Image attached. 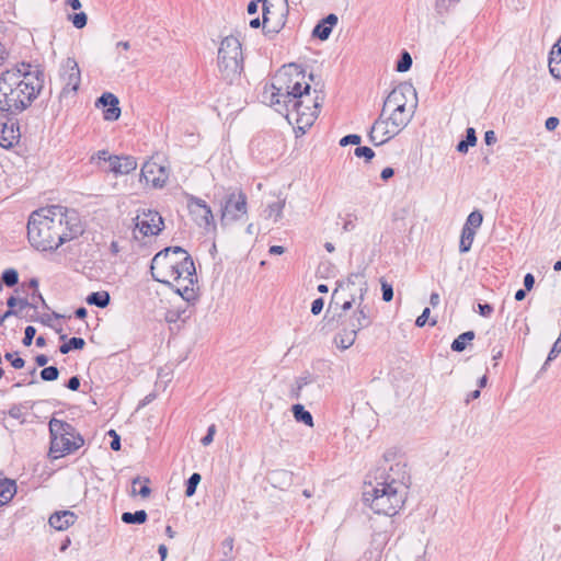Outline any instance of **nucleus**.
Wrapping results in <instances>:
<instances>
[{
  "instance_id": "f257e3e1",
  "label": "nucleus",
  "mask_w": 561,
  "mask_h": 561,
  "mask_svg": "<svg viewBox=\"0 0 561 561\" xmlns=\"http://www.w3.org/2000/svg\"><path fill=\"white\" fill-rule=\"evenodd\" d=\"M83 232L79 213L60 205L33 211L27 222V238L37 250H56Z\"/></svg>"
},
{
  "instance_id": "f03ea898",
  "label": "nucleus",
  "mask_w": 561,
  "mask_h": 561,
  "mask_svg": "<svg viewBox=\"0 0 561 561\" xmlns=\"http://www.w3.org/2000/svg\"><path fill=\"white\" fill-rule=\"evenodd\" d=\"M30 68L31 65L22 62L0 76V111L8 121L25 111L43 89L44 73Z\"/></svg>"
},
{
  "instance_id": "7ed1b4c3",
  "label": "nucleus",
  "mask_w": 561,
  "mask_h": 561,
  "mask_svg": "<svg viewBox=\"0 0 561 561\" xmlns=\"http://www.w3.org/2000/svg\"><path fill=\"white\" fill-rule=\"evenodd\" d=\"M289 68H294L296 71L297 80L293 81L290 79L285 81L283 75H279L277 77L278 85L275 83L271 84L270 102L272 105H280L283 103L286 118L290 121L295 116L298 129L305 133L306 128L310 127L318 117L323 103V96L316 95L312 112H302V103H306L304 96H309L310 84L307 82L302 84L301 80L305 78V73L297 65L291 64Z\"/></svg>"
},
{
  "instance_id": "20e7f679",
  "label": "nucleus",
  "mask_w": 561,
  "mask_h": 561,
  "mask_svg": "<svg viewBox=\"0 0 561 561\" xmlns=\"http://www.w3.org/2000/svg\"><path fill=\"white\" fill-rule=\"evenodd\" d=\"M407 494L378 482L369 480L365 482L363 500L376 514L394 516L403 506Z\"/></svg>"
},
{
  "instance_id": "39448f33",
  "label": "nucleus",
  "mask_w": 561,
  "mask_h": 561,
  "mask_svg": "<svg viewBox=\"0 0 561 561\" xmlns=\"http://www.w3.org/2000/svg\"><path fill=\"white\" fill-rule=\"evenodd\" d=\"M48 425L50 433L49 456L53 459L61 458L83 446V437L70 423L53 417Z\"/></svg>"
},
{
  "instance_id": "423d86ee",
  "label": "nucleus",
  "mask_w": 561,
  "mask_h": 561,
  "mask_svg": "<svg viewBox=\"0 0 561 561\" xmlns=\"http://www.w3.org/2000/svg\"><path fill=\"white\" fill-rule=\"evenodd\" d=\"M218 69L221 78L232 83L243 71V54L240 41L234 36H226L218 49Z\"/></svg>"
},
{
  "instance_id": "0eeeda50",
  "label": "nucleus",
  "mask_w": 561,
  "mask_h": 561,
  "mask_svg": "<svg viewBox=\"0 0 561 561\" xmlns=\"http://www.w3.org/2000/svg\"><path fill=\"white\" fill-rule=\"evenodd\" d=\"M394 455L391 453H386L385 465L378 467L374 472V480L382 485L386 483L391 486L398 489L405 494H408V489L410 485V474L407 470V463L402 461H397L394 463L389 465L390 458Z\"/></svg>"
},
{
  "instance_id": "6e6552de",
  "label": "nucleus",
  "mask_w": 561,
  "mask_h": 561,
  "mask_svg": "<svg viewBox=\"0 0 561 561\" xmlns=\"http://www.w3.org/2000/svg\"><path fill=\"white\" fill-rule=\"evenodd\" d=\"M262 11V25L265 33L277 34L287 23L288 0H264Z\"/></svg>"
},
{
  "instance_id": "1a4fd4ad",
  "label": "nucleus",
  "mask_w": 561,
  "mask_h": 561,
  "mask_svg": "<svg viewBox=\"0 0 561 561\" xmlns=\"http://www.w3.org/2000/svg\"><path fill=\"white\" fill-rule=\"evenodd\" d=\"M179 254H185V250L181 247H170L158 252L151 260L152 280H167L165 277L173 273Z\"/></svg>"
},
{
  "instance_id": "9d476101",
  "label": "nucleus",
  "mask_w": 561,
  "mask_h": 561,
  "mask_svg": "<svg viewBox=\"0 0 561 561\" xmlns=\"http://www.w3.org/2000/svg\"><path fill=\"white\" fill-rule=\"evenodd\" d=\"M60 78L62 90L60 98H66L69 93L76 94L81 82V72L78 62L73 58H67L61 66Z\"/></svg>"
},
{
  "instance_id": "9b49d317",
  "label": "nucleus",
  "mask_w": 561,
  "mask_h": 561,
  "mask_svg": "<svg viewBox=\"0 0 561 561\" xmlns=\"http://www.w3.org/2000/svg\"><path fill=\"white\" fill-rule=\"evenodd\" d=\"M247 214V196L244 193L227 195L221 205V221L238 220Z\"/></svg>"
},
{
  "instance_id": "f8f14e48",
  "label": "nucleus",
  "mask_w": 561,
  "mask_h": 561,
  "mask_svg": "<svg viewBox=\"0 0 561 561\" xmlns=\"http://www.w3.org/2000/svg\"><path fill=\"white\" fill-rule=\"evenodd\" d=\"M163 226V218L156 210L144 209L136 217V228L144 236H157Z\"/></svg>"
},
{
  "instance_id": "ddd939ff",
  "label": "nucleus",
  "mask_w": 561,
  "mask_h": 561,
  "mask_svg": "<svg viewBox=\"0 0 561 561\" xmlns=\"http://www.w3.org/2000/svg\"><path fill=\"white\" fill-rule=\"evenodd\" d=\"M169 174L165 168L154 161H147L144 163L140 172V179L145 180L147 184H151L156 188H161L165 185Z\"/></svg>"
},
{
  "instance_id": "4468645a",
  "label": "nucleus",
  "mask_w": 561,
  "mask_h": 561,
  "mask_svg": "<svg viewBox=\"0 0 561 561\" xmlns=\"http://www.w3.org/2000/svg\"><path fill=\"white\" fill-rule=\"evenodd\" d=\"M411 93L416 95L415 89L411 84H400L398 88H394L386 98L382 106V114L386 113L388 107H392V111L405 108V94Z\"/></svg>"
},
{
  "instance_id": "2eb2a0df",
  "label": "nucleus",
  "mask_w": 561,
  "mask_h": 561,
  "mask_svg": "<svg viewBox=\"0 0 561 561\" xmlns=\"http://www.w3.org/2000/svg\"><path fill=\"white\" fill-rule=\"evenodd\" d=\"M173 273L169 274L174 280H193L192 276L196 273L194 261L185 251V254H179L175 259Z\"/></svg>"
},
{
  "instance_id": "dca6fc26",
  "label": "nucleus",
  "mask_w": 561,
  "mask_h": 561,
  "mask_svg": "<svg viewBox=\"0 0 561 561\" xmlns=\"http://www.w3.org/2000/svg\"><path fill=\"white\" fill-rule=\"evenodd\" d=\"M412 112L397 110L392 111L390 116L387 118L390 128H386L382 131V136H387V139H391L397 136L411 121Z\"/></svg>"
},
{
  "instance_id": "f3484780",
  "label": "nucleus",
  "mask_w": 561,
  "mask_h": 561,
  "mask_svg": "<svg viewBox=\"0 0 561 561\" xmlns=\"http://www.w3.org/2000/svg\"><path fill=\"white\" fill-rule=\"evenodd\" d=\"M119 101L116 95L111 92H104L96 101L95 105L103 107L105 121H117L121 116Z\"/></svg>"
},
{
  "instance_id": "a211bd4d",
  "label": "nucleus",
  "mask_w": 561,
  "mask_h": 561,
  "mask_svg": "<svg viewBox=\"0 0 561 561\" xmlns=\"http://www.w3.org/2000/svg\"><path fill=\"white\" fill-rule=\"evenodd\" d=\"M110 171L116 175L128 174L137 168V161L131 156H111L108 157Z\"/></svg>"
},
{
  "instance_id": "6ab92c4d",
  "label": "nucleus",
  "mask_w": 561,
  "mask_h": 561,
  "mask_svg": "<svg viewBox=\"0 0 561 561\" xmlns=\"http://www.w3.org/2000/svg\"><path fill=\"white\" fill-rule=\"evenodd\" d=\"M20 136V128L15 123L11 122L9 124L5 122L0 124V146L2 148L13 147L19 142Z\"/></svg>"
},
{
  "instance_id": "aec40b11",
  "label": "nucleus",
  "mask_w": 561,
  "mask_h": 561,
  "mask_svg": "<svg viewBox=\"0 0 561 561\" xmlns=\"http://www.w3.org/2000/svg\"><path fill=\"white\" fill-rule=\"evenodd\" d=\"M77 520V515L69 510L55 512L50 515L48 523L56 530H66Z\"/></svg>"
},
{
  "instance_id": "412c9836",
  "label": "nucleus",
  "mask_w": 561,
  "mask_h": 561,
  "mask_svg": "<svg viewBox=\"0 0 561 561\" xmlns=\"http://www.w3.org/2000/svg\"><path fill=\"white\" fill-rule=\"evenodd\" d=\"M337 16L334 13L328 14L325 18L320 20L312 30V36L321 41H325L330 37L332 28L337 24Z\"/></svg>"
},
{
  "instance_id": "4be33fe9",
  "label": "nucleus",
  "mask_w": 561,
  "mask_h": 561,
  "mask_svg": "<svg viewBox=\"0 0 561 561\" xmlns=\"http://www.w3.org/2000/svg\"><path fill=\"white\" fill-rule=\"evenodd\" d=\"M383 115L385 114L381 113L380 116L375 121V123L373 124V126L369 130V134H368L369 140L375 146L382 145L389 140V139H387V136H382V131L386 128H390V124H389L388 119L383 118Z\"/></svg>"
},
{
  "instance_id": "5701e85b",
  "label": "nucleus",
  "mask_w": 561,
  "mask_h": 561,
  "mask_svg": "<svg viewBox=\"0 0 561 561\" xmlns=\"http://www.w3.org/2000/svg\"><path fill=\"white\" fill-rule=\"evenodd\" d=\"M371 323L370 319V310L367 306L358 307V310L354 313L353 318L350 321V327H353L355 330L359 331L364 328L369 327Z\"/></svg>"
},
{
  "instance_id": "b1692460",
  "label": "nucleus",
  "mask_w": 561,
  "mask_h": 561,
  "mask_svg": "<svg viewBox=\"0 0 561 561\" xmlns=\"http://www.w3.org/2000/svg\"><path fill=\"white\" fill-rule=\"evenodd\" d=\"M170 285V287L182 297L188 304H194L198 298V287H194L196 283H190V285L184 286H175L173 283H165Z\"/></svg>"
},
{
  "instance_id": "393cba45",
  "label": "nucleus",
  "mask_w": 561,
  "mask_h": 561,
  "mask_svg": "<svg viewBox=\"0 0 561 561\" xmlns=\"http://www.w3.org/2000/svg\"><path fill=\"white\" fill-rule=\"evenodd\" d=\"M194 220L199 227L208 228L214 225V216L209 206H203L202 208H190Z\"/></svg>"
},
{
  "instance_id": "a878e982",
  "label": "nucleus",
  "mask_w": 561,
  "mask_h": 561,
  "mask_svg": "<svg viewBox=\"0 0 561 561\" xmlns=\"http://www.w3.org/2000/svg\"><path fill=\"white\" fill-rule=\"evenodd\" d=\"M357 332L358 331L353 327H350V329H343L334 339L336 346L341 350H347L351 347L356 340Z\"/></svg>"
},
{
  "instance_id": "bb28decb",
  "label": "nucleus",
  "mask_w": 561,
  "mask_h": 561,
  "mask_svg": "<svg viewBox=\"0 0 561 561\" xmlns=\"http://www.w3.org/2000/svg\"><path fill=\"white\" fill-rule=\"evenodd\" d=\"M85 302L103 309L110 305L111 296L106 290L93 291L85 297Z\"/></svg>"
},
{
  "instance_id": "cd10ccee",
  "label": "nucleus",
  "mask_w": 561,
  "mask_h": 561,
  "mask_svg": "<svg viewBox=\"0 0 561 561\" xmlns=\"http://www.w3.org/2000/svg\"><path fill=\"white\" fill-rule=\"evenodd\" d=\"M291 412L295 420L299 423H304L309 427H313V416L312 414L305 409V407L300 403L294 404L291 407Z\"/></svg>"
},
{
  "instance_id": "c85d7f7f",
  "label": "nucleus",
  "mask_w": 561,
  "mask_h": 561,
  "mask_svg": "<svg viewBox=\"0 0 561 561\" xmlns=\"http://www.w3.org/2000/svg\"><path fill=\"white\" fill-rule=\"evenodd\" d=\"M476 333L473 331H466L459 334L451 343L450 348L454 352L460 353L466 350L468 343L473 341Z\"/></svg>"
},
{
  "instance_id": "c756f323",
  "label": "nucleus",
  "mask_w": 561,
  "mask_h": 561,
  "mask_svg": "<svg viewBox=\"0 0 561 561\" xmlns=\"http://www.w3.org/2000/svg\"><path fill=\"white\" fill-rule=\"evenodd\" d=\"M16 493V484L13 480H0V497L8 504Z\"/></svg>"
},
{
  "instance_id": "7c9ffc66",
  "label": "nucleus",
  "mask_w": 561,
  "mask_h": 561,
  "mask_svg": "<svg viewBox=\"0 0 561 561\" xmlns=\"http://www.w3.org/2000/svg\"><path fill=\"white\" fill-rule=\"evenodd\" d=\"M476 231L469 227H462L460 242H459V251L461 253H466L471 249L472 242L474 240Z\"/></svg>"
},
{
  "instance_id": "2f4dec72",
  "label": "nucleus",
  "mask_w": 561,
  "mask_h": 561,
  "mask_svg": "<svg viewBox=\"0 0 561 561\" xmlns=\"http://www.w3.org/2000/svg\"><path fill=\"white\" fill-rule=\"evenodd\" d=\"M122 522L125 524H136L141 525L147 522L148 515L145 510H139L134 513L131 512H124L122 514Z\"/></svg>"
},
{
  "instance_id": "473e14b6",
  "label": "nucleus",
  "mask_w": 561,
  "mask_h": 561,
  "mask_svg": "<svg viewBox=\"0 0 561 561\" xmlns=\"http://www.w3.org/2000/svg\"><path fill=\"white\" fill-rule=\"evenodd\" d=\"M85 346V341L82 337H70L67 342L59 346L61 354H68L71 351L82 350Z\"/></svg>"
},
{
  "instance_id": "72a5a7b5",
  "label": "nucleus",
  "mask_w": 561,
  "mask_h": 561,
  "mask_svg": "<svg viewBox=\"0 0 561 561\" xmlns=\"http://www.w3.org/2000/svg\"><path fill=\"white\" fill-rule=\"evenodd\" d=\"M336 276L335 266L329 261H322L317 268V277L321 279L334 278Z\"/></svg>"
},
{
  "instance_id": "f704fd0d",
  "label": "nucleus",
  "mask_w": 561,
  "mask_h": 561,
  "mask_svg": "<svg viewBox=\"0 0 561 561\" xmlns=\"http://www.w3.org/2000/svg\"><path fill=\"white\" fill-rule=\"evenodd\" d=\"M285 206V199L277 201L267 206L265 209L266 217L272 218L274 217V221H278L282 218L283 215V208Z\"/></svg>"
},
{
  "instance_id": "c9c22d12",
  "label": "nucleus",
  "mask_w": 561,
  "mask_h": 561,
  "mask_svg": "<svg viewBox=\"0 0 561 561\" xmlns=\"http://www.w3.org/2000/svg\"><path fill=\"white\" fill-rule=\"evenodd\" d=\"M352 283H339V286L334 289L331 298V302L329 305V309L333 308V306H340L341 301L344 300L343 296L346 289H348V286Z\"/></svg>"
},
{
  "instance_id": "e433bc0d",
  "label": "nucleus",
  "mask_w": 561,
  "mask_h": 561,
  "mask_svg": "<svg viewBox=\"0 0 561 561\" xmlns=\"http://www.w3.org/2000/svg\"><path fill=\"white\" fill-rule=\"evenodd\" d=\"M24 285H27V290L30 291V297L32 300L31 302L37 306V301H41L44 307H47L42 294L39 293L38 283H22L23 290Z\"/></svg>"
},
{
  "instance_id": "4c0bfd02",
  "label": "nucleus",
  "mask_w": 561,
  "mask_h": 561,
  "mask_svg": "<svg viewBox=\"0 0 561 561\" xmlns=\"http://www.w3.org/2000/svg\"><path fill=\"white\" fill-rule=\"evenodd\" d=\"M412 67V57L407 50H402L396 65L398 72H407Z\"/></svg>"
},
{
  "instance_id": "58836bf2",
  "label": "nucleus",
  "mask_w": 561,
  "mask_h": 561,
  "mask_svg": "<svg viewBox=\"0 0 561 561\" xmlns=\"http://www.w3.org/2000/svg\"><path fill=\"white\" fill-rule=\"evenodd\" d=\"M202 480V476L197 472L191 474V477L186 480L185 483V495L187 497L193 496L196 493L197 485Z\"/></svg>"
},
{
  "instance_id": "ea45409f",
  "label": "nucleus",
  "mask_w": 561,
  "mask_h": 561,
  "mask_svg": "<svg viewBox=\"0 0 561 561\" xmlns=\"http://www.w3.org/2000/svg\"><path fill=\"white\" fill-rule=\"evenodd\" d=\"M7 305H8L9 309H12V310H14L13 308L16 305H19L21 309H25L26 307L37 308V306L35 304L28 301L27 297H19L18 298L15 296H10L7 299Z\"/></svg>"
},
{
  "instance_id": "a19ab883",
  "label": "nucleus",
  "mask_w": 561,
  "mask_h": 561,
  "mask_svg": "<svg viewBox=\"0 0 561 561\" xmlns=\"http://www.w3.org/2000/svg\"><path fill=\"white\" fill-rule=\"evenodd\" d=\"M483 216L480 210H473L467 217L463 227L472 228L474 231L482 225Z\"/></svg>"
},
{
  "instance_id": "79ce46f5",
  "label": "nucleus",
  "mask_w": 561,
  "mask_h": 561,
  "mask_svg": "<svg viewBox=\"0 0 561 561\" xmlns=\"http://www.w3.org/2000/svg\"><path fill=\"white\" fill-rule=\"evenodd\" d=\"M149 482H150L149 479H145L144 484H141L139 490H136V485L141 483V478L136 477L135 479H133V482H131L133 483V493L139 494L141 497H148L151 493V489L148 485Z\"/></svg>"
},
{
  "instance_id": "37998d69",
  "label": "nucleus",
  "mask_w": 561,
  "mask_h": 561,
  "mask_svg": "<svg viewBox=\"0 0 561 561\" xmlns=\"http://www.w3.org/2000/svg\"><path fill=\"white\" fill-rule=\"evenodd\" d=\"M354 154L357 158H363L365 162H370L375 157V152L370 147L367 146H358L354 149Z\"/></svg>"
},
{
  "instance_id": "c03bdc74",
  "label": "nucleus",
  "mask_w": 561,
  "mask_h": 561,
  "mask_svg": "<svg viewBox=\"0 0 561 561\" xmlns=\"http://www.w3.org/2000/svg\"><path fill=\"white\" fill-rule=\"evenodd\" d=\"M549 71L556 79H561V57L557 58L549 55Z\"/></svg>"
},
{
  "instance_id": "a18cd8bd",
  "label": "nucleus",
  "mask_w": 561,
  "mask_h": 561,
  "mask_svg": "<svg viewBox=\"0 0 561 561\" xmlns=\"http://www.w3.org/2000/svg\"><path fill=\"white\" fill-rule=\"evenodd\" d=\"M59 377V370L56 366L44 367L41 370V378L44 381H55Z\"/></svg>"
},
{
  "instance_id": "49530a36",
  "label": "nucleus",
  "mask_w": 561,
  "mask_h": 561,
  "mask_svg": "<svg viewBox=\"0 0 561 561\" xmlns=\"http://www.w3.org/2000/svg\"><path fill=\"white\" fill-rule=\"evenodd\" d=\"M4 358L10 362L11 366L15 369H21L25 365V360L19 356L18 352L5 353Z\"/></svg>"
},
{
  "instance_id": "de8ad7c7",
  "label": "nucleus",
  "mask_w": 561,
  "mask_h": 561,
  "mask_svg": "<svg viewBox=\"0 0 561 561\" xmlns=\"http://www.w3.org/2000/svg\"><path fill=\"white\" fill-rule=\"evenodd\" d=\"M69 20L72 22L76 28H83L88 23V16L84 12L73 13L69 15Z\"/></svg>"
},
{
  "instance_id": "09e8293b",
  "label": "nucleus",
  "mask_w": 561,
  "mask_h": 561,
  "mask_svg": "<svg viewBox=\"0 0 561 561\" xmlns=\"http://www.w3.org/2000/svg\"><path fill=\"white\" fill-rule=\"evenodd\" d=\"M560 353H561V331H560V334H559L557 341L553 343V345L548 354L545 365H547L549 362L553 360Z\"/></svg>"
},
{
  "instance_id": "8fccbe9b",
  "label": "nucleus",
  "mask_w": 561,
  "mask_h": 561,
  "mask_svg": "<svg viewBox=\"0 0 561 561\" xmlns=\"http://www.w3.org/2000/svg\"><path fill=\"white\" fill-rule=\"evenodd\" d=\"M36 334V329L33 325H27L24 330V337L22 343L24 346H31Z\"/></svg>"
},
{
  "instance_id": "3c124183",
  "label": "nucleus",
  "mask_w": 561,
  "mask_h": 561,
  "mask_svg": "<svg viewBox=\"0 0 561 561\" xmlns=\"http://www.w3.org/2000/svg\"><path fill=\"white\" fill-rule=\"evenodd\" d=\"M362 137L357 134H350L341 138L340 146L345 147L347 145H359Z\"/></svg>"
},
{
  "instance_id": "603ef678",
  "label": "nucleus",
  "mask_w": 561,
  "mask_h": 561,
  "mask_svg": "<svg viewBox=\"0 0 561 561\" xmlns=\"http://www.w3.org/2000/svg\"><path fill=\"white\" fill-rule=\"evenodd\" d=\"M8 413L12 419L20 420L21 424L24 423V419H23L24 414H23V405L22 404L12 405L9 409Z\"/></svg>"
},
{
  "instance_id": "864d4df0",
  "label": "nucleus",
  "mask_w": 561,
  "mask_h": 561,
  "mask_svg": "<svg viewBox=\"0 0 561 561\" xmlns=\"http://www.w3.org/2000/svg\"><path fill=\"white\" fill-rule=\"evenodd\" d=\"M382 299L390 301L393 298V288L391 283H381Z\"/></svg>"
},
{
  "instance_id": "5fc2aeb1",
  "label": "nucleus",
  "mask_w": 561,
  "mask_h": 561,
  "mask_svg": "<svg viewBox=\"0 0 561 561\" xmlns=\"http://www.w3.org/2000/svg\"><path fill=\"white\" fill-rule=\"evenodd\" d=\"M108 436L112 437V442L110 444L111 448L114 450V451H117L121 449V436L116 433L115 430H110L107 432Z\"/></svg>"
},
{
  "instance_id": "6e6d98bb",
  "label": "nucleus",
  "mask_w": 561,
  "mask_h": 561,
  "mask_svg": "<svg viewBox=\"0 0 561 561\" xmlns=\"http://www.w3.org/2000/svg\"><path fill=\"white\" fill-rule=\"evenodd\" d=\"M314 381L313 376L310 373H305L304 375L299 376L296 379V385H299V387L305 388L307 385H310Z\"/></svg>"
},
{
  "instance_id": "4d7b16f0",
  "label": "nucleus",
  "mask_w": 561,
  "mask_h": 561,
  "mask_svg": "<svg viewBox=\"0 0 561 561\" xmlns=\"http://www.w3.org/2000/svg\"><path fill=\"white\" fill-rule=\"evenodd\" d=\"M0 280H19V273L15 268H7L3 271Z\"/></svg>"
},
{
  "instance_id": "13d9d810",
  "label": "nucleus",
  "mask_w": 561,
  "mask_h": 561,
  "mask_svg": "<svg viewBox=\"0 0 561 561\" xmlns=\"http://www.w3.org/2000/svg\"><path fill=\"white\" fill-rule=\"evenodd\" d=\"M323 306H324V300L323 298L319 297L317 299H314L311 304V313L313 316H318L321 313V311L323 310Z\"/></svg>"
},
{
  "instance_id": "bf43d9fd",
  "label": "nucleus",
  "mask_w": 561,
  "mask_h": 561,
  "mask_svg": "<svg viewBox=\"0 0 561 561\" xmlns=\"http://www.w3.org/2000/svg\"><path fill=\"white\" fill-rule=\"evenodd\" d=\"M430 313H431V310H430L428 307H426L423 310V312L416 318L415 325L417 328H423L426 324L427 320H428Z\"/></svg>"
},
{
  "instance_id": "052dcab7",
  "label": "nucleus",
  "mask_w": 561,
  "mask_h": 561,
  "mask_svg": "<svg viewBox=\"0 0 561 561\" xmlns=\"http://www.w3.org/2000/svg\"><path fill=\"white\" fill-rule=\"evenodd\" d=\"M525 288L518 289L515 293V299L518 301H522L528 291H530L534 288L535 283H524Z\"/></svg>"
},
{
  "instance_id": "680f3d73",
  "label": "nucleus",
  "mask_w": 561,
  "mask_h": 561,
  "mask_svg": "<svg viewBox=\"0 0 561 561\" xmlns=\"http://www.w3.org/2000/svg\"><path fill=\"white\" fill-rule=\"evenodd\" d=\"M478 311L480 316L489 318L493 313L494 309L490 304H478Z\"/></svg>"
},
{
  "instance_id": "e2e57ef3",
  "label": "nucleus",
  "mask_w": 561,
  "mask_h": 561,
  "mask_svg": "<svg viewBox=\"0 0 561 561\" xmlns=\"http://www.w3.org/2000/svg\"><path fill=\"white\" fill-rule=\"evenodd\" d=\"M216 433V426L213 424L208 427L206 435L201 439V443L204 446L209 445L214 440V435Z\"/></svg>"
},
{
  "instance_id": "0e129e2a",
  "label": "nucleus",
  "mask_w": 561,
  "mask_h": 561,
  "mask_svg": "<svg viewBox=\"0 0 561 561\" xmlns=\"http://www.w3.org/2000/svg\"><path fill=\"white\" fill-rule=\"evenodd\" d=\"M221 547H222V553L225 557H229L233 550V539L228 537L226 538L222 543H221Z\"/></svg>"
},
{
  "instance_id": "69168bd1",
  "label": "nucleus",
  "mask_w": 561,
  "mask_h": 561,
  "mask_svg": "<svg viewBox=\"0 0 561 561\" xmlns=\"http://www.w3.org/2000/svg\"><path fill=\"white\" fill-rule=\"evenodd\" d=\"M465 140L470 146H474L477 144V135H476V130H474L473 127H468L466 129V138H465Z\"/></svg>"
},
{
  "instance_id": "338daca9",
  "label": "nucleus",
  "mask_w": 561,
  "mask_h": 561,
  "mask_svg": "<svg viewBox=\"0 0 561 561\" xmlns=\"http://www.w3.org/2000/svg\"><path fill=\"white\" fill-rule=\"evenodd\" d=\"M66 387L69 390L77 391L80 387V378L78 376H72L68 379Z\"/></svg>"
},
{
  "instance_id": "774afa93",
  "label": "nucleus",
  "mask_w": 561,
  "mask_h": 561,
  "mask_svg": "<svg viewBox=\"0 0 561 561\" xmlns=\"http://www.w3.org/2000/svg\"><path fill=\"white\" fill-rule=\"evenodd\" d=\"M559 125V118L554 117V116H551L549 118L546 119V123H545V126L547 128V130H554Z\"/></svg>"
}]
</instances>
